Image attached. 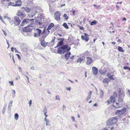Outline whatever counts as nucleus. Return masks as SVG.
<instances>
[{
  "mask_svg": "<svg viewBox=\"0 0 130 130\" xmlns=\"http://www.w3.org/2000/svg\"><path fill=\"white\" fill-rule=\"evenodd\" d=\"M45 29H44L42 32V33L41 32V33H42V34H45Z\"/></svg>",
  "mask_w": 130,
  "mask_h": 130,
  "instance_id": "4d7b16f0",
  "label": "nucleus"
},
{
  "mask_svg": "<svg viewBox=\"0 0 130 130\" xmlns=\"http://www.w3.org/2000/svg\"><path fill=\"white\" fill-rule=\"evenodd\" d=\"M29 19V21H30L32 22H34V20H35V19Z\"/></svg>",
  "mask_w": 130,
  "mask_h": 130,
  "instance_id": "6e6d98bb",
  "label": "nucleus"
},
{
  "mask_svg": "<svg viewBox=\"0 0 130 130\" xmlns=\"http://www.w3.org/2000/svg\"><path fill=\"white\" fill-rule=\"evenodd\" d=\"M63 17H65V19L66 20H67L68 18V17L67 16L66 14H64L63 15Z\"/></svg>",
  "mask_w": 130,
  "mask_h": 130,
  "instance_id": "4c0bfd02",
  "label": "nucleus"
},
{
  "mask_svg": "<svg viewBox=\"0 0 130 130\" xmlns=\"http://www.w3.org/2000/svg\"><path fill=\"white\" fill-rule=\"evenodd\" d=\"M29 19H24L21 23V26L24 25L25 24H27L29 22Z\"/></svg>",
  "mask_w": 130,
  "mask_h": 130,
  "instance_id": "4468645a",
  "label": "nucleus"
},
{
  "mask_svg": "<svg viewBox=\"0 0 130 130\" xmlns=\"http://www.w3.org/2000/svg\"><path fill=\"white\" fill-rule=\"evenodd\" d=\"M8 5L9 6H12L15 7H20L21 6V4H14V3L10 2L9 3Z\"/></svg>",
  "mask_w": 130,
  "mask_h": 130,
  "instance_id": "2eb2a0df",
  "label": "nucleus"
},
{
  "mask_svg": "<svg viewBox=\"0 0 130 130\" xmlns=\"http://www.w3.org/2000/svg\"><path fill=\"white\" fill-rule=\"evenodd\" d=\"M46 122V126H50V124L49 123L50 122V121L48 119V120L45 121Z\"/></svg>",
  "mask_w": 130,
  "mask_h": 130,
  "instance_id": "f704fd0d",
  "label": "nucleus"
},
{
  "mask_svg": "<svg viewBox=\"0 0 130 130\" xmlns=\"http://www.w3.org/2000/svg\"><path fill=\"white\" fill-rule=\"evenodd\" d=\"M84 36H82L81 38L82 40L85 41L86 42H87L89 40V35L87 34L86 33H84Z\"/></svg>",
  "mask_w": 130,
  "mask_h": 130,
  "instance_id": "1a4fd4ad",
  "label": "nucleus"
},
{
  "mask_svg": "<svg viewBox=\"0 0 130 130\" xmlns=\"http://www.w3.org/2000/svg\"><path fill=\"white\" fill-rule=\"evenodd\" d=\"M67 90H69L70 91L71 89L70 87H69L68 88H67Z\"/></svg>",
  "mask_w": 130,
  "mask_h": 130,
  "instance_id": "338daca9",
  "label": "nucleus"
},
{
  "mask_svg": "<svg viewBox=\"0 0 130 130\" xmlns=\"http://www.w3.org/2000/svg\"><path fill=\"white\" fill-rule=\"evenodd\" d=\"M123 98H118V101L115 100V102H114L116 103V105H113V107L117 108H119L121 107L123 104Z\"/></svg>",
  "mask_w": 130,
  "mask_h": 130,
  "instance_id": "f257e3e1",
  "label": "nucleus"
},
{
  "mask_svg": "<svg viewBox=\"0 0 130 130\" xmlns=\"http://www.w3.org/2000/svg\"><path fill=\"white\" fill-rule=\"evenodd\" d=\"M12 59H13V62L14 63H15V61H14V56H13V55H12Z\"/></svg>",
  "mask_w": 130,
  "mask_h": 130,
  "instance_id": "052dcab7",
  "label": "nucleus"
},
{
  "mask_svg": "<svg viewBox=\"0 0 130 130\" xmlns=\"http://www.w3.org/2000/svg\"><path fill=\"white\" fill-rule=\"evenodd\" d=\"M48 34H43V35L42 37V38L44 39L47 36Z\"/></svg>",
  "mask_w": 130,
  "mask_h": 130,
  "instance_id": "c9c22d12",
  "label": "nucleus"
},
{
  "mask_svg": "<svg viewBox=\"0 0 130 130\" xmlns=\"http://www.w3.org/2000/svg\"><path fill=\"white\" fill-rule=\"evenodd\" d=\"M35 31L36 32L34 33V36L35 37H40L41 33V30L38 28H37L35 29Z\"/></svg>",
  "mask_w": 130,
  "mask_h": 130,
  "instance_id": "39448f33",
  "label": "nucleus"
},
{
  "mask_svg": "<svg viewBox=\"0 0 130 130\" xmlns=\"http://www.w3.org/2000/svg\"><path fill=\"white\" fill-rule=\"evenodd\" d=\"M22 9H24V10L27 12L28 13L30 11V9L28 7H23Z\"/></svg>",
  "mask_w": 130,
  "mask_h": 130,
  "instance_id": "cd10ccee",
  "label": "nucleus"
},
{
  "mask_svg": "<svg viewBox=\"0 0 130 130\" xmlns=\"http://www.w3.org/2000/svg\"><path fill=\"white\" fill-rule=\"evenodd\" d=\"M87 61L86 64L89 65L91 64L92 62V59L91 57H86Z\"/></svg>",
  "mask_w": 130,
  "mask_h": 130,
  "instance_id": "9d476101",
  "label": "nucleus"
},
{
  "mask_svg": "<svg viewBox=\"0 0 130 130\" xmlns=\"http://www.w3.org/2000/svg\"><path fill=\"white\" fill-rule=\"evenodd\" d=\"M83 60V59L81 58L80 57L77 60V63L79 62L81 63V62Z\"/></svg>",
  "mask_w": 130,
  "mask_h": 130,
  "instance_id": "bb28decb",
  "label": "nucleus"
},
{
  "mask_svg": "<svg viewBox=\"0 0 130 130\" xmlns=\"http://www.w3.org/2000/svg\"><path fill=\"white\" fill-rule=\"evenodd\" d=\"M60 12L57 11L54 14V18L55 20L58 21H59L60 19V16L61 15Z\"/></svg>",
  "mask_w": 130,
  "mask_h": 130,
  "instance_id": "7ed1b4c3",
  "label": "nucleus"
},
{
  "mask_svg": "<svg viewBox=\"0 0 130 130\" xmlns=\"http://www.w3.org/2000/svg\"><path fill=\"white\" fill-rule=\"evenodd\" d=\"M129 67L127 66H125L123 67V69L125 70H128Z\"/></svg>",
  "mask_w": 130,
  "mask_h": 130,
  "instance_id": "8fccbe9b",
  "label": "nucleus"
},
{
  "mask_svg": "<svg viewBox=\"0 0 130 130\" xmlns=\"http://www.w3.org/2000/svg\"><path fill=\"white\" fill-rule=\"evenodd\" d=\"M6 108V105H4V108H3L2 112V113L4 114L5 113V109Z\"/></svg>",
  "mask_w": 130,
  "mask_h": 130,
  "instance_id": "72a5a7b5",
  "label": "nucleus"
},
{
  "mask_svg": "<svg viewBox=\"0 0 130 130\" xmlns=\"http://www.w3.org/2000/svg\"><path fill=\"white\" fill-rule=\"evenodd\" d=\"M97 22L95 20H94L90 23V24L91 25H93L96 24Z\"/></svg>",
  "mask_w": 130,
  "mask_h": 130,
  "instance_id": "7c9ffc66",
  "label": "nucleus"
},
{
  "mask_svg": "<svg viewBox=\"0 0 130 130\" xmlns=\"http://www.w3.org/2000/svg\"><path fill=\"white\" fill-rule=\"evenodd\" d=\"M14 24L16 26L19 25L21 21V20L19 19V17L18 16H15L14 17Z\"/></svg>",
  "mask_w": 130,
  "mask_h": 130,
  "instance_id": "20e7f679",
  "label": "nucleus"
},
{
  "mask_svg": "<svg viewBox=\"0 0 130 130\" xmlns=\"http://www.w3.org/2000/svg\"><path fill=\"white\" fill-rule=\"evenodd\" d=\"M57 52L58 53L60 54H61L62 53L63 54L65 52L63 45L62 46L58 48Z\"/></svg>",
  "mask_w": 130,
  "mask_h": 130,
  "instance_id": "0eeeda50",
  "label": "nucleus"
},
{
  "mask_svg": "<svg viewBox=\"0 0 130 130\" xmlns=\"http://www.w3.org/2000/svg\"><path fill=\"white\" fill-rule=\"evenodd\" d=\"M12 94H13V95H14L15 94V92L14 90H13L12 91Z\"/></svg>",
  "mask_w": 130,
  "mask_h": 130,
  "instance_id": "864d4df0",
  "label": "nucleus"
},
{
  "mask_svg": "<svg viewBox=\"0 0 130 130\" xmlns=\"http://www.w3.org/2000/svg\"><path fill=\"white\" fill-rule=\"evenodd\" d=\"M2 31H3L4 35L5 36H7V34L6 33V32L5 31H4V30H3V29H2Z\"/></svg>",
  "mask_w": 130,
  "mask_h": 130,
  "instance_id": "de8ad7c7",
  "label": "nucleus"
},
{
  "mask_svg": "<svg viewBox=\"0 0 130 130\" xmlns=\"http://www.w3.org/2000/svg\"><path fill=\"white\" fill-rule=\"evenodd\" d=\"M75 56H73L71 57L70 58L71 59H74V57Z\"/></svg>",
  "mask_w": 130,
  "mask_h": 130,
  "instance_id": "e2e57ef3",
  "label": "nucleus"
},
{
  "mask_svg": "<svg viewBox=\"0 0 130 130\" xmlns=\"http://www.w3.org/2000/svg\"><path fill=\"white\" fill-rule=\"evenodd\" d=\"M18 68V69L19 70V71H20V72L22 71V69L20 67H19Z\"/></svg>",
  "mask_w": 130,
  "mask_h": 130,
  "instance_id": "3c124183",
  "label": "nucleus"
},
{
  "mask_svg": "<svg viewBox=\"0 0 130 130\" xmlns=\"http://www.w3.org/2000/svg\"><path fill=\"white\" fill-rule=\"evenodd\" d=\"M100 97L102 98L103 96V91L101 89L100 90Z\"/></svg>",
  "mask_w": 130,
  "mask_h": 130,
  "instance_id": "c756f323",
  "label": "nucleus"
},
{
  "mask_svg": "<svg viewBox=\"0 0 130 130\" xmlns=\"http://www.w3.org/2000/svg\"><path fill=\"white\" fill-rule=\"evenodd\" d=\"M7 15H6L4 17V18L5 19H7L8 20H11V19H10V18L9 17H8L7 16Z\"/></svg>",
  "mask_w": 130,
  "mask_h": 130,
  "instance_id": "a19ab883",
  "label": "nucleus"
},
{
  "mask_svg": "<svg viewBox=\"0 0 130 130\" xmlns=\"http://www.w3.org/2000/svg\"><path fill=\"white\" fill-rule=\"evenodd\" d=\"M78 26L79 27V29L80 30H83L84 29L83 27L82 26H81L79 25H78Z\"/></svg>",
  "mask_w": 130,
  "mask_h": 130,
  "instance_id": "79ce46f5",
  "label": "nucleus"
},
{
  "mask_svg": "<svg viewBox=\"0 0 130 130\" xmlns=\"http://www.w3.org/2000/svg\"><path fill=\"white\" fill-rule=\"evenodd\" d=\"M31 103H32V101H31V100H30V101H29V105L30 106V105L31 104Z\"/></svg>",
  "mask_w": 130,
  "mask_h": 130,
  "instance_id": "13d9d810",
  "label": "nucleus"
},
{
  "mask_svg": "<svg viewBox=\"0 0 130 130\" xmlns=\"http://www.w3.org/2000/svg\"><path fill=\"white\" fill-rule=\"evenodd\" d=\"M13 20H11L10 21V23H11V24L12 25L13 24Z\"/></svg>",
  "mask_w": 130,
  "mask_h": 130,
  "instance_id": "0e129e2a",
  "label": "nucleus"
},
{
  "mask_svg": "<svg viewBox=\"0 0 130 130\" xmlns=\"http://www.w3.org/2000/svg\"><path fill=\"white\" fill-rule=\"evenodd\" d=\"M106 71V70H104L103 71L102 70H99V72L102 75H105V74Z\"/></svg>",
  "mask_w": 130,
  "mask_h": 130,
  "instance_id": "a878e982",
  "label": "nucleus"
},
{
  "mask_svg": "<svg viewBox=\"0 0 130 130\" xmlns=\"http://www.w3.org/2000/svg\"><path fill=\"white\" fill-rule=\"evenodd\" d=\"M41 45L44 47H45L47 44V42L45 41L44 39H43L41 42Z\"/></svg>",
  "mask_w": 130,
  "mask_h": 130,
  "instance_id": "f3484780",
  "label": "nucleus"
},
{
  "mask_svg": "<svg viewBox=\"0 0 130 130\" xmlns=\"http://www.w3.org/2000/svg\"><path fill=\"white\" fill-rule=\"evenodd\" d=\"M28 27H32L31 25H28L26 26L23 29V31L24 32H30L32 31V29L31 28H29Z\"/></svg>",
  "mask_w": 130,
  "mask_h": 130,
  "instance_id": "f03ea898",
  "label": "nucleus"
},
{
  "mask_svg": "<svg viewBox=\"0 0 130 130\" xmlns=\"http://www.w3.org/2000/svg\"><path fill=\"white\" fill-rule=\"evenodd\" d=\"M57 40H60V41H62V42H63L64 41V39L63 38H58L57 39Z\"/></svg>",
  "mask_w": 130,
  "mask_h": 130,
  "instance_id": "c03bdc74",
  "label": "nucleus"
},
{
  "mask_svg": "<svg viewBox=\"0 0 130 130\" xmlns=\"http://www.w3.org/2000/svg\"><path fill=\"white\" fill-rule=\"evenodd\" d=\"M71 119L72 120L73 122H75V121L74 119V117H71Z\"/></svg>",
  "mask_w": 130,
  "mask_h": 130,
  "instance_id": "09e8293b",
  "label": "nucleus"
},
{
  "mask_svg": "<svg viewBox=\"0 0 130 130\" xmlns=\"http://www.w3.org/2000/svg\"><path fill=\"white\" fill-rule=\"evenodd\" d=\"M92 70L94 75H96L98 74V69L95 67H92Z\"/></svg>",
  "mask_w": 130,
  "mask_h": 130,
  "instance_id": "ddd939ff",
  "label": "nucleus"
},
{
  "mask_svg": "<svg viewBox=\"0 0 130 130\" xmlns=\"http://www.w3.org/2000/svg\"><path fill=\"white\" fill-rule=\"evenodd\" d=\"M107 76L110 80H113L114 79V78L109 73L107 74Z\"/></svg>",
  "mask_w": 130,
  "mask_h": 130,
  "instance_id": "b1692460",
  "label": "nucleus"
},
{
  "mask_svg": "<svg viewBox=\"0 0 130 130\" xmlns=\"http://www.w3.org/2000/svg\"><path fill=\"white\" fill-rule=\"evenodd\" d=\"M47 109L46 108H45L43 110V112L44 113L46 112Z\"/></svg>",
  "mask_w": 130,
  "mask_h": 130,
  "instance_id": "603ef678",
  "label": "nucleus"
},
{
  "mask_svg": "<svg viewBox=\"0 0 130 130\" xmlns=\"http://www.w3.org/2000/svg\"><path fill=\"white\" fill-rule=\"evenodd\" d=\"M115 102V98H113V96H110L109 99L107 101L108 104L112 102L113 103V104H114V103Z\"/></svg>",
  "mask_w": 130,
  "mask_h": 130,
  "instance_id": "f8f14e48",
  "label": "nucleus"
},
{
  "mask_svg": "<svg viewBox=\"0 0 130 130\" xmlns=\"http://www.w3.org/2000/svg\"><path fill=\"white\" fill-rule=\"evenodd\" d=\"M126 109L125 107H123L121 110H117L115 114L116 115L123 114L126 112Z\"/></svg>",
  "mask_w": 130,
  "mask_h": 130,
  "instance_id": "423d86ee",
  "label": "nucleus"
},
{
  "mask_svg": "<svg viewBox=\"0 0 130 130\" xmlns=\"http://www.w3.org/2000/svg\"><path fill=\"white\" fill-rule=\"evenodd\" d=\"M14 48L13 47H11V50L12 52H13L14 51Z\"/></svg>",
  "mask_w": 130,
  "mask_h": 130,
  "instance_id": "69168bd1",
  "label": "nucleus"
},
{
  "mask_svg": "<svg viewBox=\"0 0 130 130\" xmlns=\"http://www.w3.org/2000/svg\"><path fill=\"white\" fill-rule=\"evenodd\" d=\"M92 93L91 91H90L88 94V96L87 97V100H88L90 99Z\"/></svg>",
  "mask_w": 130,
  "mask_h": 130,
  "instance_id": "c85d7f7f",
  "label": "nucleus"
},
{
  "mask_svg": "<svg viewBox=\"0 0 130 130\" xmlns=\"http://www.w3.org/2000/svg\"><path fill=\"white\" fill-rule=\"evenodd\" d=\"M17 15L18 16H24L25 14L21 11L18 10L17 14Z\"/></svg>",
  "mask_w": 130,
  "mask_h": 130,
  "instance_id": "aec40b11",
  "label": "nucleus"
},
{
  "mask_svg": "<svg viewBox=\"0 0 130 130\" xmlns=\"http://www.w3.org/2000/svg\"><path fill=\"white\" fill-rule=\"evenodd\" d=\"M111 119L113 124L115 123L117 121V119L116 117H114L111 118H110Z\"/></svg>",
  "mask_w": 130,
  "mask_h": 130,
  "instance_id": "412c9836",
  "label": "nucleus"
},
{
  "mask_svg": "<svg viewBox=\"0 0 130 130\" xmlns=\"http://www.w3.org/2000/svg\"><path fill=\"white\" fill-rule=\"evenodd\" d=\"M16 3L17 4H21V0H18L16 2Z\"/></svg>",
  "mask_w": 130,
  "mask_h": 130,
  "instance_id": "ea45409f",
  "label": "nucleus"
},
{
  "mask_svg": "<svg viewBox=\"0 0 130 130\" xmlns=\"http://www.w3.org/2000/svg\"><path fill=\"white\" fill-rule=\"evenodd\" d=\"M57 52L58 53L60 54H61L62 53L63 54L65 52L63 45L62 46L58 48Z\"/></svg>",
  "mask_w": 130,
  "mask_h": 130,
  "instance_id": "6e6552de",
  "label": "nucleus"
},
{
  "mask_svg": "<svg viewBox=\"0 0 130 130\" xmlns=\"http://www.w3.org/2000/svg\"><path fill=\"white\" fill-rule=\"evenodd\" d=\"M30 69L32 70H34L35 69V68L34 67H32L30 68Z\"/></svg>",
  "mask_w": 130,
  "mask_h": 130,
  "instance_id": "680f3d73",
  "label": "nucleus"
},
{
  "mask_svg": "<svg viewBox=\"0 0 130 130\" xmlns=\"http://www.w3.org/2000/svg\"><path fill=\"white\" fill-rule=\"evenodd\" d=\"M119 98H123L125 96V94L123 92V91L121 90H119Z\"/></svg>",
  "mask_w": 130,
  "mask_h": 130,
  "instance_id": "dca6fc26",
  "label": "nucleus"
},
{
  "mask_svg": "<svg viewBox=\"0 0 130 130\" xmlns=\"http://www.w3.org/2000/svg\"><path fill=\"white\" fill-rule=\"evenodd\" d=\"M63 45L65 52H69L71 49V47H69L68 45L67 44H64Z\"/></svg>",
  "mask_w": 130,
  "mask_h": 130,
  "instance_id": "9b49d317",
  "label": "nucleus"
},
{
  "mask_svg": "<svg viewBox=\"0 0 130 130\" xmlns=\"http://www.w3.org/2000/svg\"><path fill=\"white\" fill-rule=\"evenodd\" d=\"M71 54V53L70 52H69L65 54L64 58L66 60H68L69 59Z\"/></svg>",
  "mask_w": 130,
  "mask_h": 130,
  "instance_id": "a211bd4d",
  "label": "nucleus"
},
{
  "mask_svg": "<svg viewBox=\"0 0 130 130\" xmlns=\"http://www.w3.org/2000/svg\"><path fill=\"white\" fill-rule=\"evenodd\" d=\"M118 50L120 52H123L124 50L122 48L121 46H119L118 48Z\"/></svg>",
  "mask_w": 130,
  "mask_h": 130,
  "instance_id": "393cba45",
  "label": "nucleus"
},
{
  "mask_svg": "<svg viewBox=\"0 0 130 130\" xmlns=\"http://www.w3.org/2000/svg\"><path fill=\"white\" fill-rule=\"evenodd\" d=\"M6 43H7V44L8 45V47H7V48H8L9 46V43L8 42V41H7V40H6Z\"/></svg>",
  "mask_w": 130,
  "mask_h": 130,
  "instance_id": "bf43d9fd",
  "label": "nucleus"
},
{
  "mask_svg": "<svg viewBox=\"0 0 130 130\" xmlns=\"http://www.w3.org/2000/svg\"><path fill=\"white\" fill-rule=\"evenodd\" d=\"M113 95L114 96V97H113V98H115H115L117 97V95L116 93V92H114Z\"/></svg>",
  "mask_w": 130,
  "mask_h": 130,
  "instance_id": "49530a36",
  "label": "nucleus"
},
{
  "mask_svg": "<svg viewBox=\"0 0 130 130\" xmlns=\"http://www.w3.org/2000/svg\"><path fill=\"white\" fill-rule=\"evenodd\" d=\"M19 117V115L17 113H16L15 114L14 117L15 119L17 120H18V119Z\"/></svg>",
  "mask_w": 130,
  "mask_h": 130,
  "instance_id": "473e14b6",
  "label": "nucleus"
},
{
  "mask_svg": "<svg viewBox=\"0 0 130 130\" xmlns=\"http://www.w3.org/2000/svg\"><path fill=\"white\" fill-rule=\"evenodd\" d=\"M9 83L11 86H13V81H9Z\"/></svg>",
  "mask_w": 130,
  "mask_h": 130,
  "instance_id": "a18cd8bd",
  "label": "nucleus"
},
{
  "mask_svg": "<svg viewBox=\"0 0 130 130\" xmlns=\"http://www.w3.org/2000/svg\"><path fill=\"white\" fill-rule=\"evenodd\" d=\"M117 41L118 42H119L120 43H121L122 42V41H121V40L119 39Z\"/></svg>",
  "mask_w": 130,
  "mask_h": 130,
  "instance_id": "774afa93",
  "label": "nucleus"
},
{
  "mask_svg": "<svg viewBox=\"0 0 130 130\" xmlns=\"http://www.w3.org/2000/svg\"><path fill=\"white\" fill-rule=\"evenodd\" d=\"M54 25V24L53 23H50L48 26L47 28V30L48 31V32H49V31L48 30L51 29V28L53 27Z\"/></svg>",
  "mask_w": 130,
  "mask_h": 130,
  "instance_id": "6ab92c4d",
  "label": "nucleus"
},
{
  "mask_svg": "<svg viewBox=\"0 0 130 130\" xmlns=\"http://www.w3.org/2000/svg\"><path fill=\"white\" fill-rule=\"evenodd\" d=\"M62 41H60V42H58L56 47H58L61 46H62L63 44V42H62Z\"/></svg>",
  "mask_w": 130,
  "mask_h": 130,
  "instance_id": "5701e85b",
  "label": "nucleus"
},
{
  "mask_svg": "<svg viewBox=\"0 0 130 130\" xmlns=\"http://www.w3.org/2000/svg\"><path fill=\"white\" fill-rule=\"evenodd\" d=\"M62 25L64 27V28L67 29H68L69 28L67 24L66 23H64Z\"/></svg>",
  "mask_w": 130,
  "mask_h": 130,
  "instance_id": "2f4dec72",
  "label": "nucleus"
},
{
  "mask_svg": "<svg viewBox=\"0 0 130 130\" xmlns=\"http://www.w3.org/2000/svg\"><path fill=\"white\" fill-rule=\"evenodd\" d=\"M56 100H60V99L59 98V96L58 95H57L56 96Z\"/></svg>",
  "mask_w": 130,
  "mask_h": 130,
  "instance_id": "37998d69",
  "label": "nucleus"
},
{
  "mask_svg": "<svg viewBox=\"0 0 130 130\" xmlns=\"http://www.w3.org/2000/svg\"><path fill=\"white\" fill-rule=\"evenodd\" d=\"M16 55L17 56L19 59H21V57L20 56V55L18 54H17Z\"/></svg>",
  "mask_w": 130,
  "mask_h": 130,
  "instance_id": "5fc2aeb1",
  "label": "nucleus"
},
{
  "mask_svg": "<svg viewBox=\"0 0 130 130\" xmlns=\"http://www.w3.org/2000/svg\"><path fill=\"white\" fill-rule=\"evenodd\" d=\"M12 106V105L11 104H9L8 105V110H10L11 108V107Z\"/></svg>",
  "mask_w": 130,
  "mask_h": 130,
  "instance_id": "58836bf2",
  "label": "nucleus"
},
{
  "mask_svg": "<svg viewBox=\"0 0 130 130\" xmlns=\"http://www.w3.org/2000/svg\"><path fill=\"white\" fill-rule=\"evenodd\" d=\"M103 82L104 83H108V79L107 78L104 79Z\"/></svg>",
  "mask_w": 130,
  "mask_h": 130,
  "instance_id": "e433bc0d",
  "label": "nucleus"
},
{
  "mask_svg": "<svg viewBox=\"0 0 130 130\" xmlns=\"http://www.w3.org/2000/svg\"><path fill=\"white\" fill-rule=\"evenodd\" d=\"M112 124H113V122H112L111 119H110L108 120L107 123V125H112Z\"/></svg>",
  "mask_w": 130,
  "mask_h": 130,
  "instance_id": "4be33fe9",
  "label": "nucleus"
}]
</instances>
